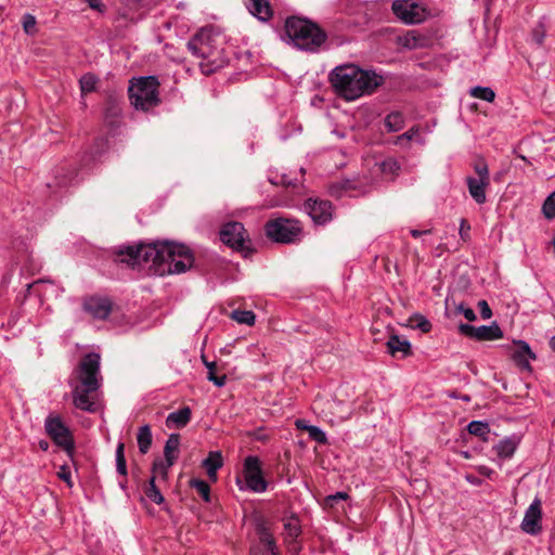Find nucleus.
<instances>
[{"label":"nucleus","instance_id":"nucleus-1","mask_svg":"<svg viewBox=\"0 0 555 555\" xmlns=\"http://www.w3.org/2000/svg\"><path fill=\"white\" fill-rule=\"evenodd\" d=\"M119 261L128 266H149L158 275L179 274L194 262L189 247L170 241H156L127 246L118 253Z\"/></svg>","mask_w":555,"mask_h":555},{"label":"nucleus","instance_id":"nucleus-2","mask_svg":"<svg viewBox=\"0 0 555 555\" xmlns=\"http://www.w3.org/2000/svg\"><path fill=\"white\" fill-rule=\"evenodd\" d=\"M101 384L100 354L87 353L68 378L74 406L85 412L95 413L100 408Z\"/></svg>","mask_w":555,"mask_h":555},{"label":"nucleus","instance_id":"nucleus-3","mask_svg":"<svg viewBox=\"0 0 555 555\" xmlns=\"http://www.w3.org/2000/svg\"><path fill=\"white\" fill-rule=\"evenodd\" d=\"M335 93L346 101H356L372 94L383 85L384 78L375 70L363 69L353 63L337 65L328 74Z\"/></svg>","mask_w":555,"mask_h":555},{"label":"nucleus","instance_id":"nucleus-4","mask_svg":"<svg viewBox=\"0 0 555 555\" xmlns=\"http://www.w3.org/2000/svg\"><path fill=\"white\" fill-rule=\"evenodd\" d=\"M283 39L298 50L318 52L326 42L327 35L312 21L291 16L285 21Z\"/></svg>","mask_w":555,"mask_h":555},{"label":"nucleus","instance_id":"nucleus-5","mask_svg":"<svg viewBox=\"0 0 555 555\" xmlns=\"http://www.w3.org/2000/svg\"><path fill=\"white\" fill-rule=\"evenodd\" d=\"M190 52L203 61L199 63L204 74H211L224 65L220 51L216 48V38L208 27L199 29L188 42Z\"/></svg>","mask_w":555,"mask_h":555},{"label":"nucleus","instance_id":"nucleus-6","mask_svg":"<svg viewBox=\"0 0 555 555\" xmlns=\"http://www.w3.org/2000/svg\"><path fill=\"white\" fill-rule=\"evenodd\" d=\"M158 81L153 76L133 79L128 88L130 103L137 108L147 111L158 104Z\"/></svg>","mask_w":555,"mask_h":555},{"label":"nucleus","instance_id":"nucleus-7","mask_svg":"<svg viewBox=\"0 0 555 555\" xmlns=\"http://www.w3.org/2000/svg\"><path fill=\"white\" fill-rule=\"evenodd\" d=\"M235 483L241 491L263 493L268 482L262 476L260 460L255 455H248L244 460L243 476L236 477Z\"/></svg>","mask_w":555,"mask_h":555},{"label":"nucleus","instance_id":"nucleus-8","mask_svg":"<svg viewBox=\"0 0 555 555\" xmlns=\"http://www.w3.org/2000/svg\"><path fill=\"white\" fill-rule=\"evenodd\" d=\"M267 236L281 244H293L301 240L302 228L297 220L275 218L269 220L264 227Z\"/></svg>","mask_w":555,"mask_h":555},{"label":"nucleus","instance_id":"nucleus-9","mask_svg":"<svg viewBox=\"0 0 555 555\" xmlns=\"http://www.w3.org/2000/svg\"><path fill=\"white\" fill-rule=\"evenodd\" d=\"M44 430L52 441L62 448L69 457L74 454V437L64 420L56 413H50L44 420Z\"/></svg>","mask_w":555,"mask_h":555},{"label":"nucleus","instance_id":"nucleus-10","mask_svg":"<svg viewBox=\"0 0 555 555\" xmlns=\"http://www.w3.org/2000/svg\"><path fill=\"white\" fill-rule=\"evenodd\" d=\"M391 10L396 17L406 25L423 23L430 16L423 0H393Z\"/></svg>","mask_w":555,"mask_h":555},{"label":"nucleus","instance_id":"nucleus-11","mask_svg":"<svg viewBox=\"0 0 555 555\" xmlns=\"http://www.w3.org/2000/svg\"><path fill=\"white\" fill-rule=\"evenodd\" d=\"M477 177H467L466 184L469 195L477 204H483L487 199L486 189L490 184V173L487 163L480 159L474 164Z\"/></svg>","mask_w":555,"mask_h":555},{"label":"nucleus","instance_id":"nucleus-12","mask_svg":"<svg viewBox=\"0 0 555 555\" xmlns=\"http://www.w3.org/2000/svg\"><path fill=\"white\" fill-rule=\"evenodd\" d=\"M220 240L233 249L245 250L247 248L246 231L241 222L225 223L220 230Z\"/></svg>","mask_w":555,"mask_h":555},{"label":"nucleus","instance_id":"nucleus-13","mask_svg":"<svg viewBox=\"0 0 555 555\" xmlns=\"http://www.w3.org/2000/svg\"><path fill=\"white\" fill-rule=\"evenodd\" d=\"M180 444V437L178 434L169 435L165 448L164 455L165 462L157 461L153 465V473L157 474L162 479H166L168 475V468L175 464L177 459V452Z\"/></svg>","mask_w":555,"mask_h":555},{"label":"nucleus","instance_id":"nucleus-14","mask_svg":"<svg viewBox=\"0 0 555 555\" xmlns=\"http://www.w3.org/2000/svg\"><path fill=\"white\" fill-rule=\"evenodd\" d=\"M304 207L315 224L324 225L333 218V207L328 201L309 198Z\"/></svg>","mask_w":555,"mask_h":555},{"label":"nucleus","instance_id":"nucleus-15","mask_svg":"<svg viewBox=\"0 0 555 555\" xmlns=\"http://www.w3.org/2000/svg\"><path fill=\"white\" fill-rule=\"evenodd\" d=\"M459 331L461 334L475 338L477 340H494L503 336V332L496 323L491 325L473 326L470 324H460Z\"/></svg>","mask_w":555,"mask_h":555},{"label":"nucleus","instance_id":"nucleus-16","mask_svg":"<svg viewBox=\"0 0 555 555\" xmlns=\"http://www.w3.org/2000/svg\"><path fill=\"white\" fill-rule=\"evenodd\" d=\"M541 519V501L539 499H534L525 512L520 528L528 534L537 535L542 529Z\"/></svg>","mask_w":555,"mask_h":555},{"label":"nucleus","instance_id":"nucleus-17","mask_svg":"<svg viewBox=\"0 0 555 555\" xmlns=\"http://www.w3.org/2000/svg\"><path fill=\"white\" fill-rule=\"evenodd\" d=\"M83 310L94 319L104 320L112 311V302L106 297L92 296L85 299Z\"/></svg>","mask_w":555,"mask_h":555},{"label":"nucleus","instance_id":"nucleus-18","mask_svg":"<svg viewBox=\"0 0 555 555\" xmlns=\"http://www.w3.org/2000/svg\"><path fill=\"white\" fill-rule=\"evenodd\" d=\"M248 12L261 23L269 22L273 16V9L269 0H244Z\"/></svg>","mask_w":555,"mask_h":555},{"label":"nucleus","instance_id":"nucleus-19","mask_svg":"<svg viewBox=\"0 0 555 555\" xmlns=\"http://www.w3.org/2000/svg\"><path fill=\"white\" fill-rule=\"evenodd\" d=\"M512 358L521 370H530V360L535 359V354L526 341L519 340L517 348L513 351Z\"/></svg>","mask_w":555,"mask_h":555},{"label":"nucleus","instance_id":"nucleus-20","mask_svg":"<svg viewBox=\"0 0 555 555\" xmlns=\"http://www.w3.org/2000/svg\"><path fill=\"white\" fill-rule=\"evenodd\" d=\"M387 349L392 357H396L397 353L406 357L411 352V343L404 337L391 335L387 341Z\"/></svg>","mask_w":555,"mask_h":555},{"label":"nucleus","instance_id":"nucleus-21","mask_svg":"<svg viewBox=\"0 0 555 555\" xmlns=\"http://www.w3.org/2000/svg\"><path fill=\"white\" fill-rule=\"evenodd\" d=\"M426 41V37L417 30H408L404 35L398 37L399 44L410 50L425 47Z\"/></svg>","mask_w":555,"mask_h":555},{"label":"nucleus","instance_id":"nucleus-22","mask_svg":"<svg viewBox=\"0 0 555 555\" xmlns=\"http://www.w3.org/2000/svg\"><path fill=\"white\" fill-rule=\"evenodd\" d=\"M223 465L222 454L219 451H212L208 454V456L203 461V467L206 469V473L210 480H217V472Z\"/></svg>","mask_w":555,"mask_h":555},{"label":"nucleus","instance_id":"nucleus-23","mask_svg":"<svg viewBox=\"0 0 555 555\" xmlns=\"http://www.w3.org/2000/svg\"><path fill=\"white\" fill-rule=\"evenodd\" d=\"M192 411L189 406L179 409L178 411L169 413L166 418V425L170 427L182 428L186 426L191 420Z\"/></svg>","mask_w":555,"mask_h":555},{"label":"nucleus","instance_id":"nucleus-24","mask_svg":"<svg viewBox=\"0 0 555 555\" xmlns=\"http://www.w3.org/2000/svg\"><path fill=\"white\" fill-rule=\"evenodd\" d=\"M257 531L260 544L263 547L262 555H278L276 544L270 530L264 525H260Z\"/></svg>","mask_w":555,"mask_h":555},{"label":"nucleus","instance_id":"nucleus-25","mask_svg":"<svg viewBox=\"0 0 555 555\" xmlns=\"http://www.w3.org/2000/svg\"><path fill=\"white\" fill-rule=\"evenodd\" d=\"M518 442L519 441L516 438L508 437L499 441V443L494 447V450L499 457L508 460L514 455L518 447Z\"/></svg>","mask_w":555,"mask_h":555},{"label":"nucleus","instance_id":"nucleus-26","mask_svg":"<svg viewBox=\"0 0 555 555\" xmlns=\"http://www.w3.org/2000/svg\"><path fill=\"white\" fill-rule=\"evenodd\" d=\"M376 170L379 171L386 179H391L398 175L400 166L393 158L385 159L375 164Z\"/></svg>","mask_w":555,"mask_h":555},{"label":"nucleus","instance_id":"nucleus-27","mask_svg":"<svg viewBox=\"0 0 555 555\" xmlns=\"http://www.w3.org/2000/svg\"><path fill=\"white\" fill-rule=\"evenodd\" d=\"M137 441L140 452L142 454L147 453L152 444V431L149 425L139 428Z\"/></svg>","mask_w":555,"mask_h":555},{"label":"nucleus","instance_id":"nucleus-28","mask_svg":"<svg viewBox=\"0 0 555 555\" xmlns=\"http://www.w3.org/2000/svg\"><path fill=\"white\" fill-rule=\"evenodd\" d=\"M202 360L204 365L207 369V379L214 383L217 387H222L225 384L227 376L225 375H216V362L208 361L204 356H202Z\"/></svg>","mask_w":555,"mask_h":555},{"label":"nucleus","instance_id":"nucleus-29","mask_svg":"<svg viewBox=\"0 0 555 555\" xmlns=\"http://www.w3.org/2000/svg\"><path fill=\"white\" fill-rule=\"evenodd\" d=\"M404 126V117L400 112H391L385 118V127L389 132L400 131Z\"/></svg>","mask_w":555,"mask_h":555},{"label":"nucleus","instance_id":"nucleus-30","mask_svg":"<svg viewBox=\"0 0 555 555\" xmlns=\"http://www.w3.org/2000/svg\"><path fill=\"white\" fill-rule=\"evenodd\" d=\"M285 541L287 544H293L296 538L300 534V526L296 518H291L284 524Z\"/></svg>","mask_w":555,"mask_h":555},{"label":"nucleus","instance_id":"nucleus-31","mask_svg":"<svg viewBox=\"0 0 555 555\" xmlns=\"http://www.w3.org/2000/svg\"><path fill=\"white\" fill-rule=\"evenodd\" d=\"M467 430L469 434L480 437L482 439H487V436L490 433L489 425L481 421H472L467 425Z\"/></svg>","mask_w":555,"mask_h":555},{"label":"nucleus","instance_id":"nucleus-32","mask_svg":"<svg viewBox=\"0 0 555 555\" xmlns=\"http://www.w3.org/2000/svg\"><path fill=\"white\" fill-rule=\"evenodd\" d=\"M231 319L240 324L254 325L256 315L250 310H233L231 312Z\"/></svg>","mask_w":555,"mask_h":555},{"label":"nucleus","instance_id":"nucleus-33","mask_svg":"<svg viewBox=\"0 0 555 555\" xmlns=\"http://www.w3.org/2000/svg\"><path fill=\"white\" fill-rule=\"evenodd\" d=\"M157 477L160 478L157 474L154 473V476H152L150 481H149V487H147V489L145 491V494L154 503L162 504L165 499H164L163 494L160 493V491L158 490V488L155 485V480H156Z\"/></svg>","mask_w":555,"mask_h":555},{"label":"nucleus","instance_id":"nucleus-34","mask_svg":"<svg viewBox=\"0 0 555 555\" xmlns=\"http://www.w3.org/2000/svg\"><path fill=\"white\" fill-rule=\"evenodd\" d=\"M469 93L472 96L487 101L489 103L493 102L495 98L494 91L489 87L476 86L470 89Z\"/></svg>","mask_w":555,"mask_h":555},{"label":"nucleus","instance_id":"nucleus-35","mask_svg":"<svg viewBox=\"0 0 555 555\" xmlns=\"http://www.w3.org/2000/svg\"><path fill=\"white\" fill-rule=\"evenodd\" d=\"M190 485L197 491L205 502L210 501V489L206 481L202 479H192Z\"/></svg>","mask_w":555,"mask_h":555},{"label":"nucleus","instance_id":"nucleus-36","mask_svg":"<svg viewBox=\"0 0 555 555\" xmlns=\"http://www.w3.org/2000/svg\"><path fill=\"white\" fill-rule=\"evenodd\" d=\"M96 82H98V80L93 75H91V74L83 75L79 80L81 92L82 93L92 92L96 87Z\"/></svg>","mask_w":555,"mask_h":555},{"label":"nucleus","instance_id":"nucleus-37","mask_svg":"<svg viewBox=\"0 0 555 555\" xmlns=\"http://www.w3.org/2000/svg\"><path fill=\"white\" fill-rule=\"evenodd\" d=\"M542 211L547 219H553L555 217V191L552 192L544 201Z\"/></svg>","mask_w":555,"mask_h":555},{"label":"nucleus","instance_id":"nucleus-38","mask_svg":"<svg viewBox=\"0 0 555 555\" xmlns=\"http://www.w3.org/2000/svg\"><path fill=\"white\" fill-rule=\"evenodd\" d=\"M309 438L317 441L318 443H326L327 437L326 434L318 426L312 425L308 428Z\"/></svg>","mask_w":555,"mask_h":555},{"label":"nucleus","instance_id":"nucleus-39","mask_svg":"<svg viewBox=\"0 0 555 555\" xmlns=\"http://www.w3.org/2000/svg\"><path fill=\"white\" fill-rule=\"evenodd\" d=\"M57 477L65 481L68 487H73L70 469L67 465H62L57 472Z\"/></svg>","mask_w":555,"mask_h":555},{"label":"nucleus","instance_id":"nucleus-40","mask_svg":"<svg viewBox=\"0 0 555 555\" xmlns=\"http://www.w3.org/2000/svg\"><path fill=\"white\" fill-rule=\"evenodd\" d=\"M415 321L416 323L414 326L421 330L423 333H427L431 330V324L425 317L416 315Z\"/></svg>","mask_w":555,"mask_h":555},{"label":"nucleus","instance_id":"nucleus-41","mask_svg":"<svg viewBox=\"0 0 555 555\" xmlns=\"http://www.w3.org/2000/svg\"><path fill=\"white\" fill-rule=\"evenodd\" d=\"M545 39V30L542 25L535 27L532 31V40L535 44L542 46Z\"/></svg>","mask_w":555,"mask_h":555},{"label":"nucleus","instance_id":"nucleus-42","mask_svg":"<svg viewBox=\"0 0 555 555\" xmlns=\"http://www.w3.org/2000/svg\"><path fill=\"white\" fill-rule=\"evenodd\" d=\"M456 309H457V311H459L460 313H462V314L464 315V318H465L467 321H470V322H472V321H475V320H476V313H475V311H474L472 308L466 307V306H464L463 304H460V305L457 306V308H456Z\"/></svg>","mask_w":555,"mask_h":555},{"label":"nucleus","instance_id":"nucleus-43","mask_svg":"<svg viewBox=\"0 0 555 555\" xmlns=\"http://www.w3.org/2000/svg\"><path fill=\"white\" fill-rule=\"evenodd\" d=\"M35 26H36V20L33 15L30 14H26L24 16V21H23V27H24V30L27 33V34H31L35 29Z\"/></svg>","mask_w":555,"mask_h":555},{"label":"nucleus","instance_id":"nucleus-44","mask_svg":"<svg viewBox=\"0 0 555 555\" xmlns=\"http://www.w3.org/2000/svg\"><path fill=\"white\" fill-rule=\"evenodd\" d=\"M478 307L480 309V314L483 320H488L492 317V311L486 300H480L478 302Z\"/></svg>","mask_w":555,"mask_h":555},{"label":"nucleus","instance_id":"nucleus-45","mask_svg":"<svg viewBox=\"0 0 555 555\" xmlns=\"http://www.w3.org/2000/svg\"><path fill=\"white\" fill-rule=\"evenodd\" d=\"M417 134H418V129H416V128H411L410 130H408L406 132H404L403 134H401V135L398 138V141H399V142H401V141H403V140L411 141V140H413Z\"/></svg>","mask_w":555,"mask_h":555},{"label":"nucleus","instance_id":"nucleus-46","mask_svg":"<svg viewBox=\"0 0 555 555\" xmlns=\"http://www.w3.org/2000/svg\"><path fill=\"white\" fill-rule=\"evenodd\" d=\"M116 470L119 475H127V464L126 459L116 460Z\"/></svg>","mask_w":555,"mask_h":555},{"label":"nucleus","instance_id":"nucleus-47","mask_svg":"<svg viewBox=\"0 0 555 555\" xmlns=\"http://www.w3.org/2000/svg\"><path fill=\"white\" fill-rule=\"evenodd\" d=\"M348 498V494L346 492H336L333 495H330L327 498L328 501H339V500H346Z\"/></svg>","mask_w":555,"mask_h":555},{"label":"nucleus","instance_id":"nucleus-48","mask_svg":"<svg viewBox=\"0 0 555 555\" xmlns=\"http://www.w3.org/2000/svg\"><path fill=\"white\" fill-rule=\"evenodd\" d=\"M296 427L301 430H306L308 433V428H310L312 425H309L306 420H297L295 423Z\"/></svg>","mask_w":555,"mask_h":555},{"label":"nucleus","instance_id":"nucleus-49","mask_svg":"<svg viewBox=\"0 0 555 555\" xmlns=\"http://www.w3.org/2000/svg\"><path fill=\"white\" fill-rule=\"evenodd\" d=\"M270 182L273 183V184L281 183V184H284V185H294V182L291 179H288L286 175H283L281 177V181H273L272 179H270Z\"/></svg>","mask_w":555,"mask_h":555},{"label":"nucleus","instance_id":"nucleus-50","mask_svg":"<svg viewBox=\"0 0 555 555\" xmlns=\"http://www.w3.org/2000/svg\"><path fill=\"white\" fill-rule=\"evenodd\" d=\"M124 448H125V444L122 442H119L117 444V448H116V460L125 459Z\"/></svg>","mask_w":555,"mask_h":555},{"label":"nucleus","instance_id":"nucleus-51","mask_svg":"<svg viewBox=\"0 0 555 555\" xmlns=\"http://www.w3.org/2000/svg\"><path fill=\"white\" fill-rule=\"evenodd\" d=\"M410 233H411V235H412L413 237L417 238V237H420V236H421V235H423V234H429V233H431V230H430V229H428V230L420 231V230H416V229H412V230L410 231Z\"/></svg>","mask_w":555,"mask_h":555},{"label":"nucleus","instance_id":"nucleus-52","mask_svg":"<svg viewBox=\"0 0 555 555\" xmlns=\"http://www.w3.org/2000/svg\"><path fill=\"white\" fill-rule=\"evenodd\" d=\"M91 9L101 10V0H85Z\"/></svg>","mask_w":555,"mask_h":555},{"label":"nucleus","instance_id":"nucleus-53","mask_svg":"<svg viewBox=\"0 0 555 555\" xmlns=\"http://www.w3.org/2000/svg\"><path fill=\"white\" fill-rule=\"evenodd\" d=\"M39 447H40V449H42L43 451H47V450H48V448H49V442H47V441L42 440V441H40V442H39Z\"/></svg>","mask_w":555,"mask_h":555},{"label":"nucleus","instance_id":"nucleus-54","mask_svg":"<svg viewBox=\"0 0 555 555\" xmlns=\"http://www.w3.org/2000/svg\"><path fill=\"white\" fill-rule=\"evenodd\" d=\"M550 347L555 351V336L551 337Z\"/></svg>","mask_w":555,"mask_h":555},{"label":"nucleus","instance_id":"nucleus-55","mask_svg":"<svg viewBox=\"0 0 555 555\" xmlns=\"http://www.w3.org/2000/svg\"><path fill=\"white\" fill-rule=\"evenodd\" d=\"M289 551L293 553H297L299 551V548L297 547L296 544H294L293 546H289Z\"/></svg>","mask_w":555,"mask_h":555},{"label":"nucleus","instance_id":"nucleus-56","mask_svg":"<svg viewBox=\"0 0 555 555\" xmlns=\"http://www.w3.org/2000/svg\"><path fill=\"white\" fill-rule=\"evenodd\" d=\"M464 225H465V221L462 220V222H461V230H460V234L461 235H463V228H464Z\"/></svg>","mask_w":555,"mask_h":555},{"label":"nucleus","instance_id":"nucleus-57","mask_svg":"<svg viewBox=\"0 0 555 555\" xmlns=\"http://www.w3.org/2000/svg\"><path fill=\"white\" fill-rule=\"evenodd\" d=\"M552 245H553V247H554V249H555V236H554V237H553V240H552Z\"/></svg>","mask_w":555,"mask_h":555}]
</instances>
